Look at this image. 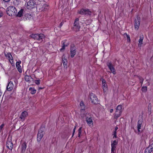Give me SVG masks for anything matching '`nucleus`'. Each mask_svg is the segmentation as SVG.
<instances>
[{"label": "nucleus", "mask_w": 153, "mask_h": 153, "mask_svg": "<svg viewBox=\"0 0 153 153\" xmlns=\"http://www.w3.org/2000/svg\"><path fill=\"white\" fill-rule=\"evenodd\" d=\"M142 91L143 92H146L147 90V87L146 86L145 87H143L142 88Z\"/></svg>", "instance_id": "f704fd0d"}, {"label": "nucleus", "mask_w": 153, "mask_h": 153, "mask_svg": "<svg viewBox=\"0 0 153 153\" xmlns=\"http://www.w3.org/2000/svg\"><path fill=\"white\" fill-rule=\"evenodd\" d=\"M21 63V61L17 62L16 63V68L20 73H21L22 72L21 67L20 65Z\"/></svg>", "instance_id": "f3484780"}, {"label": "nucleus", "mask_w": 153, "mask_h": 153, "mask_svg": "<svg viewBox=\"0 0 153 153\" xmlns=\"http://www.w3.org/2000/svg\"><path fill=\"white\" fill-rule=\"evenodd\" d=\"M80 108L81 109V111L80 112L81 113H82V114L81 113V115L82 117H84V112H85V106L84 104V103L82 102H81L80 104Z\"/></svg>", "instance_id": "1a4fd4ad"}, {"label": "nucleus", "mask_w": 153, "mask_h": 153, "mask_svg": "<svg viewBox=\"0 0 153 153\" xmlns=\"http://www.w3.org/2000/svg\"><path fill=\"white\" fill-rule=\"evenodd\" d=\"M143 79H140V82L142 83H143Z\"/></svg>", "instance_id": "a18cd8bd"}, {"label": "nucleus", "mask_w": 153, "mask_h": 153, "mask_svg": "<svg viewBox=\"0 0 153 153\" xmlns=\"http://www.w3.org/2000/svg\"><path fill=\"white\" fill-rule=\"evenodd\" d=\"M48 5L47 4H44L43 7V10H45L48 8Z\"/></svg>", "instance_id": "72a5a7b5"}, {"label": "nucleus", "mask_w": 153, "mask_h": 153, "mask_svg": "<svg viewBox=\"0 0 153 153\" xmlns=\"http://www.w3.org/2000/svg\"><path fill=\"white\" fill-rule=\"evenodd\" d=\"M1 94H2V93L1 92V91L0 90V97L1 96Z\"/></svg>", "instance_id": "09e8293b"}, {"label": "nucleus", "mask_w": 153, "mask_h": 153, "mask_svg": "<svg viewBox=\"0 0 153 153\" xmlns=\"http://www.w3.org/2000/svg\"><path fill=\"white\" fill-rule=\"evenodd\" d=\"M113 111V109H111L110 110V113H112Z\"/></svg>", "instance_id": "c03bdc74"}, {"label": "nucleus", "mask_w": 153, "mask_h": 153, "mask_svg": "<svg viewBox=\"0 0 153 153\" xmlns=\"http://www.w3.org/2000/svg\"><path fill=\"white\" fill-rule=\"evenodd\" d=\"M5 56L7 58H8L9 59L10 61V62H11L10 60L12 61V62H13V57L11 54L10 53H7V54H5Z\"/></svg>", "instance_id": "5701e85b"}, {"label": "nucleus", "mask_w": 153, "mask_h": 153, "mask_svg": "<svg viewBox=\"0 0 153 153\" xmlns=\"http://www.w3.org/2000/svg\"><path fill=\"white\" fill-rule=\"evenodd\" d=\"M76 128V126H75L74 128L73 129V130L72 137L74 134V133L75 131Z\"/></svg>", "instance_id": "58836bf2"}, {"label": "nucleus", "mask_w": 153, "mask_h": 153, "mask_svg": "<svg viewBox=\"0 0 153 153\" xmlns=\"http://www.w3.org/2000/svg\"><path fill=\"white\" fill-rule=\"evenodd\" d=\"M122 112L117 111H116L115 113L114 114V118L115 119H117L121 115Z\"/></svg>", "instance_id": "6ab92c4d"}, {"label": "nucleus", "mask_w": 153, "mask_h": 153, "mask_svg": "<svg viewBox=\"0 0 153 153\" xmlns=\"http://www.w3.org/2000/svg\"><path fill=\"white\" fill-rule=\"evenodd\" d=\"M7 12V14L9 16H12L16 15L17 11L15 7L10 6L8 7Z\"/></svg>", "instance_id": "f257e3e1"}, {"label": "nucleus", "mask_w": 153, "mask_h": 153, "mask_svg": "<svg viewBox=\"0 0 153 153\" xmlns=\"http://www.w3.org/2000/svg\"><path fill=\"white\" fill-rule=\"evenodd\" d=\"M111 153H116V150H111Z\"/></svg>", "instance_id": "a19ab883"}, {"label": "nucleus", "mask_w": 153, "mask_h": 153, "mask_svg": "<svg viewBox=\"0 0 153 153\" xmlns=\"http://www.w3.org/2000/svg\"><path fill=\"white\" fill-rule=\"evenodd\" d=\"M67 60L65 59H62V62L64 66L67 65Z\"/></svg>", "instance_id": "2f4dec72"}, {"label": "nucleus", "mask_w": 153, "mask_h": 153, "mask_svg": "<svg viewBox=\"0 0 153 153\" xmlns=\"http://www.w3.org/2000/svg\"><path fill=\"white\" fill-rule=\"evenodd\" d=\"M86 121L88 125L90 126L91 125L93 124L92 117H87L86 118Z\"/></svg>", "instance_id": "f8f14e48"}, {"label": "nucleus", "mask_w": 153, "mask_h": 153, "mask_svg": "<svg viewBox=\"0 0 153 153\" xmlns=\"http://www.w3.org/2000/svg\"><path fill=\"white\" fill-rule=\"evenodd\" d=\"M76 51L75 48L73 47L71 48V56L72 58L76 54Z\"/></svg>", "instance_id": "aec40b11"}, {"label": "nucleus", "mask_w": 153, "mask_h": 153, "mask_svg": "<svg viewBox=\"0 0 153 153\" xmlns=\"http://www.w3.org/2000/svg\"><path fill=\"white\" fill-rule=\"evenodd\" d=\"M62 25V22H61L60 23V25H59V27H61Z\"/></svg>", "instance_id": "de8ad7c7"}, {"label": "nucleus", "mask_w": 153, "mask_h": 153, "mask_svg": "<svg viewBox=\"0 0 153 153\" xmlns=\"http://www.w3.org/2000/svg\"><path fill=\"white\" fill-rule=\"evenodd\" d=\"M106 84L105 81L104 79H102V85L104 84Z\"/></svg>", "instance_id": "ea45409f"}, {"label": "nucleus", "mask_w": 153, "mask_h": 153, "mask_svg": "<svg viewBox=\"0 0 153 153\" xmlns=\"http://www.w3.org/2000/svg\"><path fill=\"white\" fill-rule=\"evenodd\" d=\"M153 151V145L149 146L145 150L144 153H150Z\"/></svg>", "instance_id": "2eb2a0df"}, {"label": "nucleus", "mask_w": 153, "mask_h": 153, "mask_svg": "<svg viewBox=\"0 0 153 153\" xmlns=\"http://www.w3.org/2000/svg\"><path fill=\"white\" fill-rule=\"evenodd\" d=\"M30 36L35 40L39 41H42V39L45 37L44 35L42 33L32 34L30 35Z\"/></svg>", "instance_id": "7ed1b4c3"}, {"label": "nucleus", "mask_w": 153, "mask_h": 153, "mask_svg": "<svg viewBox=\"0 0 153 153\" xmlns=\"http://www.w3.org/2000/svg\"><path fill=\"white\" fill-rule=\"evenodd\" d=\"M144 37L143 35H141L140 37V39L138 41V46H141L143 44V40Z\"/></svg>", "instance_id": "412c9836"}, {"label": "nucleus", "mask_w": 153, "mask_h": 153, "mask_svg": "<svg viewBox=\"0 0 153 153\" xmlns=\"http://www.w3.org/2000/svg\"><path fill=\"white\" fill-rule=\"evenodd\" d=\"M21 153H24L27 147V145L25 142H22L21 144Z\"/></svg>", "instance_id": "9b49d317"}, {"label": "nucleus", "mask_w": 153, "mask_h": 153, "mask_svg": "<svg viewBox=\"0 0 153 153\" xmlns=\"http://www.w3.org/2000/svg\"><path fill=\"white\" fill-rule=\"evenodd\" d=\"M90 98L92 103L94 104L98 103V99L95 94L93 93H91L90 94Z\"/></svg>", "instance_id": "20e7f679"}, {"label": "nucleus", "mask_w": 153, "mask_h": 153, "mask_svg": "<svg viewBox=\"0 0 153 153\" xmlns=\"http://www.w3.org/2000/svg\"><path fill=\"white\" fill-rule=\"evenodd\" d=\"M3 15V13L1 11H0V17L2 16Z\"/></svg>", "instance_id": "79ce46f5"}, {"label": "nucleus", "mask_w": 153, "mask_h": 153, "mask_svg": "<svg viewBox=\"0 0 153 153\" xmlns=\"http://www.w3.org/2000/svg\"><path fill=\"white\" fill-rule=\"evenodd\" d=\"M118 143V141L116 140L111 141V150H116V147Z\"/></svg>", "instance_id": "6e6552de"}, {"label": "nucleus", "mask_w": 153, "mask_h": 153, "mask_svg": "<svg viewBox=\"0 0 153 153\" xmlns=\"http://www.w3.org/2000/svg\"><path fill=\"white\" fill-rule=\"evenodd\" d=\"M140 25V20L137 18L135 20V28L137 30H138Z\"/></svg>", "instance_id": "dca6fc26"}, {"label": "nucleus", "mask_w": 153, "mask_h": 153, "mask_svg": "<svg viewBox=\"0 0 153 153\" xmlns=\"http://www.w3.org/2000/svg\"><path fill=\"white\" fill-rule=\"evenodd\" d=\"M124 35L126 36L127 39L128 40L130 41V36L129 35H128L127 33H125L124 34Z\"/></svg>", "instance_id": "c9c22d12"}, {"label": "nucleus", "mask_w": 153, "mask_h": 153, "mask_svg": "<svg viewBox=\"0 0 153 153\" xmlns=\"http://www.w3.org/2000/svg\"><path fill=\"white\" fill-rule=\"evenodd\" d=\"M13 87L14 85L13 82L10 81L9 82L7 85V90L8 91H11L13 89Z\"/></svg>", "instance_id": "ddd939ff"}, {"label": "nucleus", "mask_w": 153, "mask_h": 153, "mask_svg": "<svg viewBox=\"0 0 153 153\" xmlns=\"http://www.w3.org/2000/svg\"><path fill=\"white\" fill-rule=\"evenodd\" d=\"M6 146L9 149L12 150L13 147V143L10 141H7V143Z\"/></svg>", "instance_id": "a211bd4d"}, {"label": "nucleus", "mask_w": 153, "mask_h": 153, "mask_svg": "<svg viewBox=\"0 0 153 153\" xmlns=\"http://www.w3.org/2000/svg\"><path fill=\"white\" fill-rule=\"evenodd\" d=\"M36 4L33 0H30L27 2L26 6L27 9H30L34 8Z\"/></svg>", "instance_id": "39448f33"}, {"label": "nucleus", "mask_w": 153, "mask_h": 153, "mask_svg": "<svg viewBox=\"0 0 153 153\" xmlns=\"http://www.w3.org/2000/svg\"><path fill=\"white\" fill-rule=\"evenodd\" d=\"M116 110L122 112V107L121 105H118L116 108Z\"/></svg>", "instance_id": "393cba45"}, {"label": "nucleus", "mask_w": 153, "mask_h": 153, "mask_svg": "<svg viewBox=\"0 0 153 153\" xmlns=\"http://www.w3.org/2000/svg\"><path fill=\"white\" fill-rule=\"evenodd\" d=\"M113 135H114L113 138H116L117 137V131H114L113 132Z\"/></svg>", "instance_id": "e433bc0d"}, {"label": "nucleus", "mask_w": 153, "mask_h": 153, "mask_svg": "<svg viewBox=\"0 0 153 153\" xmlns=\"http://www.w3.org/2000/svg\"><path fill=\"white\" fill-rule=\"evenodd\" d=\"M142 121L141 120H139L138 121L137 123V130L139 132H140V129L141 128V127L142 125Z\"/></svg>", "instance_id": "4be33fe9"}, {"label": "nucleus", "mask_w": 153, "mask_h": 153, "mask_svg": "<svg viewBox=\"0 0 153 153\" xmlns=\"http://www.w3.org/2000/svg\"><path fill=\"white\" fill-rule=\"evenodd\" d=\"M29 89H30V90L31 91V93L32 94H34L36 93V90H35L34 89H33L32 88H29Z\"/></svg>", "instance_id": "c756f323"}, {"label": "nucleus", "mask_w": 153, "mask_h": 153, "mask_svg": "<svg viewBox=\"0 0 153 153\" xmlns=\"http://www.w3.org/2000/svg\"><path fill=\"white\" fill-rule=\"evenodd\" d=\"M65 42H63L62 44V48L60 49V51H63L65 49V47L67 46V45H65Z\"/></svg>", "instance_id": "a878e982"}, {"label": "nucleus", "mask_w": 153, "mask_h": 153, "mask_svg": "<svg viewBox=\"0 0 153 153\" xmlns=\"http://www.w3.org/2000/svg\"><path fill=\"white\" fill-rule=\"evenodd\" d=\"M39 1H40L41 0H39Z\"/></svg>", "instance_id": "603ef678"}, {"label": "nucleus", "mask_w": 153, "mask_h": 153, "mask_svg": "<svg viewBox=\"0 0 153 153\" xmlns=\"http://www.w3.org/2000/svg\"><path fill=\"white\" fill-rule=\"evenodd\" d=\"M1 27V25L0 24V27Z\"/></svg>", "instance_id": "3c124183"}, {"label": "nucleus", "mask_w": 153, "mask_h": 153, "mask_svg": "<svg viewBox=\"0 0 153 153\" xmlns=\"http://www.w3.org/2000/svg\"><path fill=\"white\" fill-rule=\"evenodd\" d=\"M43 128H41L39 130L37 134V140L38 141H40L43 137L44 133Z\"/></svg>", "instance_id": "0eeeda50"}, {"label": "nucleus", "mask_w": 153, "mask_h": 153, "mask_svg": "<svg viewBox=\"0 0 153 153\" xmlns=\"http://www.w3.org/2000/svg\"><path fill=\"white\" fill-rule=\"evenodd\" d=\"M118 129V128L117 127H115V130L114 131H117V130Z\"/></svg>", "instance_id": "37998d69"}, {"label": "nucleus", "mask_w": 153, "mask_h": 153, "mask_svg": "<svg viewBox=\"0 0 153 153\" xmlns=\"http://www.w3.org/2000/svg\"><path fill=\"white\" fill-rule=\"evenodd\" d=\"M34 82L37 85H39L40 83V80L39 79L36 80H34Z\"/></svg>", "instance_id": "473e14b6"}, {"label": "nucleus", "mask_w": 153, "mask_h": 153, "mask_svg": "<svg viewBox=\"0 0 153 153\" xmlns=\"http://www.w3.org/2000/svg\"><path fill=\"white\" fill-rule=\"evenodd\" d=\"M4 126V124H2L0 126V131H1L2 130L3 127Z\"/></svg>", "instance_id": "4c0bfd02"}, {"label": "nucleus", "mask_w": 153, "mask_h": 153, "mask_svg": "<svg viewBox=\"0 0 153 153\" xmlns=\"http://www.w3.org/2000/svg\"><path fill=\"white\" fill-rule=\"evenodd\" d=\"M78 13L82 15H91V11L89 10L84 9H82L79 10H78Z\"/></svg>", "instance_id": "423d86ee"}, {"label": "nucleus", "mask_w": 153, "mask_h": 153, "mask_svg": "<svg viewBox=\"0 0 153 153\" xmlns=\"http://www.w3.org/2000/svg\"><path fill=\"white\" fill-rule=\"evenodd\" d=\"M102 85V88L103 89L104 92H106L108 90V87L106 84H103Z\"/></svg>", "instance_id": "b1692460"}, {"label": "nucleus", "mask_w": 153, "mask_h": 153, "mask_svg": "<svg viewBox=\"0 0 153 153\" xmlns=\"http://www.w3.org/2000/svg\"><path fill=\"white\" fill-rule=\"evenodd\" d=\"M82 128V127H81L79 128L78 129V137H80L81 134Z\"/></svg>", "instance_id": "7c9ffc66"}, {"label": "nucleus", "mask_w": 153, "mask_h": 153, "mask_svg": "<svg viewBox=\"0 0 153 153\" xmlns=\"http://www.w3.org/2000/svg\"><path fill=\"white\" fill-rule=\"evenodd\" d=\"M27 115V112L26 111H24L22 112L21 114L20 117V118L23 120H24Z\"/></svg>", "instance_id": "4468645a"}, {"label": "nucleus", "mask_w": 153, "mask_h": 153, "mask_svg": "<svg viewBox=\"0 0 153 153\" xmlns=\"http://www.w3.org/2000/svg\"><path fill=\"white\" fill-rule=\"evenodd\" d=\"M42 88H41V87H39V89H42Z\"/></svg>", "instance_id": "8fccbe9b"}, {"label": "nucleus", "mask_w": 153, "mask_h": 153, "mask_svg": "<svg viewBox=\"0 0 153 153\" xmlns=\"http://www.w3.org/2000/svg\"><path fill=\"white\" fill-rule=\"evenodd\" d=\"M25 16L26 18L27 19H29L32 18V16L30 14L27 13L25 14Z\"/></svg>", "instance_id": "bb28decb"}, {"label": "nucleus", "mask_w": 153, "mask_h": 153, "mask_svg": "<svg viewBox=\"0 0 153 153\" xmlns=\"http://www.w3.org/2000/svg\"><path fill=\"white\" fill-rule=\"evenodd\" d=\"M31 78L30 76L26 75L25 76V79L26 81L29 82L30 81V79Z\"/></svg>", "instance_id": "cd10ccee"}, {"label": "nucleus", "mask_w": 153, "mask_h": 153, "mask_svg": "<svg viewBox=\"0 0 153 153\" xmlns=\"http://www.w3.org/2000/svg\"><path fill=\"white\" fill-rule=\"evenodd\" d=\"M23 11L22 10H21L19 11V12L17 13L16 16H18L19 17H21L22 15Z\"/></svg>", "instance_id": "c85d7f7f"}, {"label": "nucleus", "mask_w": 153, "mask_h": 153, "mask_svg": "<svg viewBox=\"0 0 153 153\" xmlns=\"http://www.w3.org/2000/svg\"><path fill=\"white\" fill-rule=\"evenodd\" d=\"M4 1L6 2H8L10 0H3Z\"/></svg>", "instance_id": "49530a36"}, {"label": "nucleus", "mask_w": 153, "mask_h": 153, "mask_svg": "<svg viewBox=\"0 0 153 153\" xmlns=\"http://www.w3.org/2000/svg\"><path fill=\"white\" fill-rule=\"evenodd\" d=\"M107 65L111 72L114 74H115L116 73L115 70L112 65L111 63L110 62H108L107 63Z\"/></svg>", "instance_id": "9d476101"}, {"label": "nucleus", "mask_w": 153, "mask_h": 153, "mask_svg": "<svg viewBox=\"0 0 153 153\" xmlns=\"http://www.w3.org/2000/svg\"><path fill=\"white\" fill-rule=\"evenodd\" d=\"M81 23V22L79 21L78 18H76L75 19L73 27L74 30L76 31L79 30L81 27L80 23Z\"/></svg>", "instance_id": "f03ea898"}]
</instances>
